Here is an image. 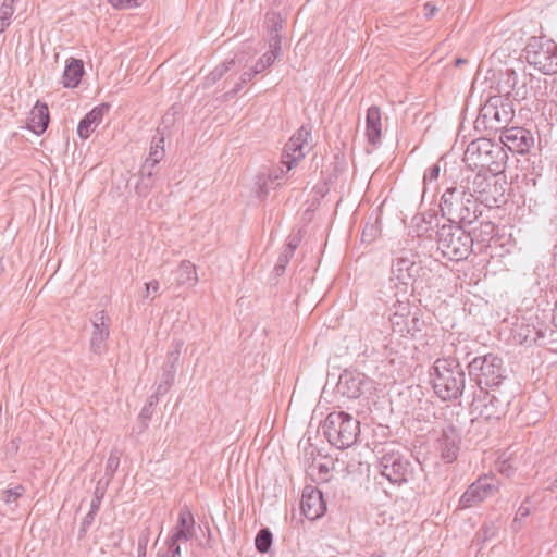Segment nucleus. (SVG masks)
<instances>
[{
  "label": "nucleus",
  "mask_w": 557,
  "mask_h": 557,
  "mask_svg": "<svg viewBox=\"0 0 557 557\" xmlns=\"http://www.w3.org/2000/svg\"><path fill=\"white\" fill-rule=\"evenodd\" d=\"M465 120L460 122L457 137L462 136L461 146L465 147L462 162L467 166L465 175L472 173L482 174L484 171L494 176L503 173L506 169L508 156L500 144L494 143L484 137L471 140L466 144Z\"/></svg>",
  "instance_id": "1"
},
{
  "label": "nucleus",
  "mask_w": 557,
  "mask_h": 557,
  "mask_svg": "<svg viewBox=\"0 0 557 557\" xmlns=\"http://www.w3.org/2000/svg\"><path fill=\"white\" fill-rule=\"evenodd\" d=\"M458 180L459 187L455 186V193L461 189V195L466 196L469 194V197H474V194H478L475 200H479L488 208L499 207L507 200L505 195L507 183L505 181H495L493 184H487L484 187L485 177L480 173L468 175L461 173Z\"/></svg>",
  "instance_id": "2"
},
{
  "label": "nucleus",
  "mask_w": 557,
  "mask_h": 557,
  "mask_svg": "<svg viewBox=\"0 0 557 557\" xmlns=\"http://www.w3.org/2000/svg\"><path fill=\"white\" fill-rule=\"evenodd\" d=\"M515 116L513 102L504 95L490 96L480 109L474 122L476 129L502 132L507 128Z\"/></svg>",
  "instance_id": "3"
},
{
  "label": "nucleus",
  "mask_w": 557,
  "mask_h": 557,
  "mask_svg": "<svg viewBox=\"0 0 557 557\" xmlns=\"http://www.w3.org/2000/svg\"><path fill=\"white\" fill-rule=\"evenodd\" d=\"M322 428L327 441L338 449L354 445L360 433L359 421L344 411L329 413Z\"/></svg>",
  "instance_id": "4"
},
{
  "label": "nucleus",
  "mask_w": 557,
  "mask_h": 557,
  "mask_svg": "<svg viewBox=\"0 0 557 557\" xmlns=\"http://www.w3.org/2000/svg\"><path fill=\"white\" fill-rule=\"evenodd\" d=\"M525 61L545 75L557 73V44L544 36L532 37L524 50Z\"/></svg>",
  "instance_id": "5"
},
{
  "label": "nucleus",
  "mask_w": 557,
  "mask_h": 557,
  "mask_svg": "<svg viewBox=\"0 0 557 557\" xmlns=\"http://www.w3.org/2000/svg\"><path fill=\"white\" fill-rule=\"evenodd\" d=\"M469 375L479 385L487 387L498 386L506 377L503 359L496 355L487 354L476 357L468 363Z\"/></svg>",
  "instance_id": "6"
},
{
  "label": "nucleus",
  "mask_w": 557,
  "mask_h": 557,
  "mask_svg": "<svg viewBox=\"0 0 557 557\" xmlns=\"http://www.w3.org/2000/svg\"><path fill=\"white\" fill-rule=\"evenodd\" d=\"M532 77L525 73H517L515 70L507 69L502 72L497 81L496 89L498 95H504L513 101L527 100L532 91Z\"/></svg>",
  "instance_id": "7"
},
{
  "label": "nucleus",
  "mask_w": 557,
  "mask_h": 557,
  "mask_svg": "<svg viewBox=\"0 0 557 557\" xmlns=\"http://www.w3.org/2000/svg\"><path fill=\"white\" fill-rule=\"evenodd\" d=\"M453 188H447L442 196L440 210L442 212L443 223H437V252L444 260H453Z\"/></svg>",
  "instance_id": "8"
},
{
  "label": "nucleus",
  "mask_w": 557,
  "mask_h": 557,
  "mask_svg": "<svg viewBox=\"0 0 557 557\" xmlns=\"http://www.w3.org/2000/svg\"><path fill=\"white\" fill-rule=\"evenodd\" d=\"M499 490V481L493 476L483 475L473 482L459 499V509L479 505Z\"/></svg>",
  "instance_id": "9"
},
{
  "label": "nucleus",
  "mask_w": 557,
  "mask_h": 557,
  "mask_svg": "<svg viewBox=\"0 0 557 557\" xmlns=\"http://www.w3.org/2000/svg\"><path fill=\"white\" fill-rule=\"evenodd\" d=\"M311 137V127L302 125L286 143L283 156L282 164L287 166V171H290L296 166L299 160H301L310 149L308 139Z\"/></svg>",
  "instance_id": "10"
},
{
  "label": "nucleus",
  "mask_w": 557,
  "mask_h": 557,
  "mask_svg": "<svg viewBox=\"0 0 557 557\" xmlns=\"http://www.w3.org/2000/svg\"><path fill=\"white\" fill-rule=\"evenodd\" d=\"M381 474L394 484L407 482L410 462L399 451H387L380 459Z\"/></svg>",
  "instance_id": "11"
},
{
  "label": "nucleus",
  "mask_w": 557,
  "mask_h": 557,
  "mask_svg": "<svg viewBox=\"0 0 557 557\" xmlns=\"http://www.w3.org/2000/svg\"><path fill=\"white\" fill-rule=\"evenodd\" d=\"M499 141L504 149L524 154L534 146V136L524 127L512 126L500 132Z\"/></svg>",
  "instance_id": "12"
},
{
  "label": "nucleus",
  "mask_w": 557,
  "mask_h": 557,
  "mask_svg": "<svg viewBox=\"0 0 557 557\" xmlns=\"http://www.w3.org/2000/svg\"><path fill=\"white\" fill-rule=\"evenodd\" d=\"M451 366L450 359H437L431 373L434 392L443 401L450 400L453 397L450 385L453 382Z\"/></svg>",
  "instance_id": "13"
},
{
  "label": "nucleus",
  "mask_w": 557,
  "mask_h": 557,
  "mask_svg": "<svg viewBox=\"0 0 557 557\" xmlns=\"http://www.w3.org/2000/svg\"><path fill=\"white\" fill-rule=\"evenodd\" d=\"M370 385L371 382L364 374L345 370L339 375L336 392L348 399H357L369 389Z\"/></svg>",
  "instance_id": "14"
},
{
  "label": "nucleus",
  "mask_w": 557,
  "mask_h": 557,
  "mask_svg": "<svg viewBox=\"0 0 557 557\" xmlns=\"http://www.w3.org/2000/svg\"><path fill=\"white\" fill-rule=\"evenodd\" d=\"M182 347L183 342L177 341L172 344L171 349L168 351L166 360L162 367V373L157 386L159 394H166L174 382L176 364L181 357Z\"/></svg>",
  "instance_id": "15"
},
{
  "label": "nucleus",
  "mask_w": 557,
  "mask_h": 557,
  "mask_svg": "<svg viewBox=\"0 0 557 557\" xmlns=\"http://www.w3.org/2000/svg\"><path fill=\"white\" fill-rule=\"evenodd\" d=\"M301 510L309 520L320 518L326 510L322 492L314 486H306L301 496Z\"/></svg>",
  "instance_id": "16"
},
{
  "label": "nucleus",
  "mask_w": 557,
  "mask_h": 557,
  "mask_svg": "<svg viewBox=\"0 0 557 557\" xmlns=\"http://www.w3.org/2000/svg\"><path fill=\"white\" fill-rule=\"evenodd\" d=\"M92 333L90 338V350L95 355H101L106 351L107 341L109 337V318L104 311H100L91 320Z\"/></svg>",
  "instance_id": "17"
},
{
  "label": "nucleus",
  "mask_w": 557,
  "mask_h": 557,
  "mask_svg": "<svg viewBox=\"0 0 557 557\" xmlns=\"http://www.w3.org/2000/svg\"><path fill=\"white\" fill-rule=\"evenodd\" d=\"M195 533V518L188 506L180 509L176 525L174 527L170 537L178 541L188 542Z\"/></svg>",
  "instance_id": "18"
},
{
  "label": "nucleus",
  "mask_w": 557,
  "mask_h": 557,
  "mask_svg": "<svg viewBox=\"0 0 557 557\" xmlns=\"http://www.w3.org/2000/svg\"><path fill=\"white\" fill-rule=\"evenodd\" d=\"M110 110V104L101 103L88 112L78 123L77 134L81 138H88L96 126L102 121L103 115Z\"/></svg>",
  "instance_id": "19"
},
{
  "label": "nucleus",
  "mask_w": 557,
  "mask_h": 557,
  "mask_svg": "<svg viewBox=\"0 0 557 557\" xmlns=\"http://www.w3.org/2000/svg\"><path fill=\"white\" fill-rule=\"evenodd\" d=\"M366 136L368 141L376 146L382 137V117L377 106H371L366 115Z\"/></svg>",
  "instance_id": "20"
},
{
  "label": "nucleus",
  "mask_w": 557,
  "mask_h": 557,
  "mask_svg": "<svg viewBox=\"0 0 557 557\" xmlns=\"http://www.w3.org/2000/svg\"><path fill=\"white\" fill-rule=\"evenodd\" d=\"M473 238L470 231L457 227L455 223V262H459L468 258L472 252Z\"/></svg>",
  "instance_id": "21"
},
{
  "label": "nucleus",
  "mask_w": 557,
  "mask_h": 557,
  "mask_svg": "<svg viewBox=\"0 0 557 557\" xmlns=\"http://www.w3.org/2000/svg\"><path fill=\"white\" fill-rule=\"evenodd\" d=\"M49 124V109L46 103L37 102L33 110L30 111V116L28 119V128L37 134H42Z\"/></svg>",
  "instance_id": "22"
},
{
  "label": "nucleus",
  "mask_w": 557,
  "mask_h": 557,
  "mask_svg": "<svg viewBox=\"0 0 557 557\" xmlns=\"http://www.w3.org/2000/svg\"><path fill=\"white\" fill-rule=\"evenodd\" d=\"M399 307L401 311H396L391 317L392 329L395 333H398L401 336L407 334H411L413 336L411 324L414 323L417 319L410 317L407 305H399Z\"/></svg>",
  "instance_id": "23"
},
{
  "label": "nucleus",
  "mask_w": 557,
  "mask_h": 557,
  "mask_svg": "<svg viewBox=\"0 0 557 557\" xmlns=\"http://www.w3.org/2000/svg\"><path fill=\"white\" fill-rule=\"evenodd\" d=\"M83 74V61L78 59H71L70 62H67L62 76L63 86L66 88L76 87L81 83Z\"/></svg>",
  "instance_id": "24"
},
{
  "label": "nucleus",
  "mask_w": 557,
  "mask_h": 557,
  "mask_svg": "<svg viewBox=\"0 0 557 557\" xmlns=\"http://www.w3.org/2000/svg\"><path fill=\"white\" fill-rule=\"evenodd\" d=\"M472 197H469V194L466 196L462 195V203L465 202L463 208L460 209L459 212V222L457 224V227H462V230H466L467 226L471 225L476 220V201L471 200Z\"/></svg>",
  "instance_id": "25"
},
{
  "label": "nucleus",
  "mask_w": 557,
  "mask_h": 557,
  "mask_svg": "<svg viewBox=\"0 0 557 557\" xmlns=\"http://www.w3.org/2000/svg\"><path fill=\"white\" fill-rule=\"evenodd\" d=\"M414 262L407 258H397L392 262V274L401 284H408L411 278Z\"/></svg>",
  "instance_id": "26"
},
{
  "label": "nucleus",
  "mask_w": 557,
  "mask_h": 557,
  "mask_svg": "<svg viewBox=\"0 0 557 557\" xmlns=\"http://www.w3.org/2000/svg\"><path fill=\"white\" fill-rule=\"evenodd\" d=\"M175 281L177 286L195 285L198 282L195 264L188 260L182 261L177 269Z\"/></svg>",
  "instance_id": "27"
},
{
  "label": "nucleus",
  "mask_w": 557,
  "mask_h": 557,
  "mask_svg": "<svg viewBox=\"0 0 557 557\" xmlns=\"http://www.w3.org/2000/svg\"><path fill=\"white\" fill-rule=\"evenodd\" d=\"M164 157V137L154 136L151 145L149 156L146 158L144 169H152L158 164Z\"/></svg>",
  "instance_id": "28"
},
{
  "label": "nucleus",
  "mask_w": 557,
  "mask_h": 557,
  "mask_svg": "<svg viewBox=\"0 0 557 557\" xmlns=\"http://www.w3.org/2000/svg\"><path fill=\"white\" fill-rule=\"evenodd\" d=\"M268 28L270 33L269 47L281 50V29L282 21L278 15L271 14L267 15Z\"/></svg>",
  "instance_id": "29"
},
{
  "label": "nucleus",
  "mask_w": 557,
  "mask_h": 557,
  "mask_svg": "<svg viewBox=\"0 0 557 557\" xmlns=\"http://www.w3.org/2000/svg\"><path fill=\"white\" fill-rule=\"evenodd\" d=\"M235 59L225 60L223 63L216 65L205 78L203 86L209 88L220 81L228 71L235 66Z\"/></svg>",
  "instance_id": "30"
},
{
  "label": "nucleus",
  "mask_w": 557,
  "mask_h": 557,
  "mask_svg": "<svg viewBox=\"0 0 557 557\" xmlns=\"http://www.w3.org/2000/svg\"><path fill=\"white\" fill-rule=\"evenodd\" d=\"M500 527L502 522L499 519L484 522L479 532L476 533L478 541H480L481 543H486L495 539Z\"/></svg>",
  "instance_id": "31"
},
{
  "label": "nucleus",
  "mask_w": 557,
  "mask_h": 557,
  "mask_svg": "<svg viewBox=\"0 0 557 557\" xmlns=\"http://www.w3.org/2000/svg\"><path fill=\"white\" fill-rule=\"evenodd\" d=\"M151 170L152 169H144V168L141 170L140 178L135 187L136 194L140 197L148 196V194L151 191V189L153 187L154 180H153V174H152Z\"/></svg>",
  "instance_id": "32"
},
{
  "label": "nucleus",
  "mask_w": 557,
  "mask_h": 557,
  "mask_svg": "<svg viewBox=\"0 0 557 557\" xmlns=\"http://www.w3.org/2000/svg\"><path fill=\"white\" fill-rule=\"evenodd\" d=\"M272 542L273 535L271 531L268 528H263L257 533L255 539L256 549L261 554H265L270 550Z\"/></svg>",
  "instance_id": "33"
},
{
  "label": "nucleus",
  "mask_w": 557,
  "mask_h": 557,
  "mask_svg": "<svg viewBox=\"0 0 557 557\" xmlns=\"http://www.w3.org/2000/svg\"><path fill=\"white\" fill-rule=\"evenodd\" d=\"M120 451L117 448H113L110 451V455L108 457L107 463H106V471L104 476L107 478L106 486L109 485L110 481L112 480L115 471L117 470L120 466Z\"/></svg>",
  "instance_id": "34"
},
{
  "label": "nucleus",
  "mask_w": 557,
  "mask_h": 557,
  "mask_svg": "<svg viewBox=\"0 0 557 557\" xmlns=\"http://www.w3.org/2000/svg\"><path fill=\"white\" fill-rule=\"evenodd\" d=\"M281 50H276L275 48H270L268 52H265L255 64L253 69L258 74L262 73L265 69L271 66L274 61L278 58Z\"/></svg>",
  "instance_id": "35"
},
{
  "label": "nucleus",
  "mask_w": 557,
  "mask_h": 557,
  "mask_svg": "<svg viewBox=\"0 0 557 557\" xmlns=\"http://www.w3.org/2000/svg\"><path fill=\"white\" fill-rule=\"evenodd\" d=\"M527 503H529V498L520 505L511 522L510 529L513 533H519L522 530L523 520L530 515V508L525 505Z\"/></svg>",
  "instance_id": "36"
},
{
  "label": "nucleus",
  "mask_w": 557,
  "mask_h": 557,
  "mask_svg": "<svg viewBox=\"0 0 557 557\" xmlns=\"http://www.w3.org/2000/svg\"><path fill=\"white\" fill-rule=\"evenodd\" d=\"M24 486L16 485L15 487L3 491L1 499L11 508H15L17 506V499L24 494Z\"/></svg>",
  "instance_id": "37"
},
{
  "label": "nucleus",
  "mask_w": 557,
  "mask_h": 557,
  "mask_svg": "<svg viewBox=\"0 0 557 557\" xmlns=\"http://www.w3.org/2000/svg\"><path fill=\"white\" fill-rule=\"evenodd\" d=\"M520 337H522L520 339L521 344L542 345L544 343L545 334L542 331H537L533 327L532 330L528 329L524 335L520 334Z\"/></svg>",
  "instance_id": "38"
},
{
  "label": "nucleus",
  "mask_w": 557,
  "mask_h": 557,
  "mask_svg": "<svg viewBox=\"0 0 557 557\" xmlns=\"http://www.w3.org/2000/svg\"><path fill=\"white\" fill-rule=\"evenodd\" d=\"M293 256L294 248H285L284 251L280 255L277 263L274 267V271L277 275H281L285 271V268L289 263Z\"/></svg>",
  "instance_id": "39"
},
{
  "label": "nucleus",
  "mask_w": 557,
  "mask_h": 557,
  "mask_svg": "<svg viewBox=\"0 0 557 557\" xmlns=\"http://www.w3.org/2000/svg\"><path fill=\"white\" fill-rule=\"evenodd\" d=\"M98 511L94 509H89L88 513L84 517L79 530H78V539L82 540L85 537L88 529L94 523L95 518L97 516Z\"/></svg>",
  "instance_id": "40"
},
{
  "label": "nucleus",
  "mask_w": 557,
  "mask_h": 557,
  "mask_svg": "<svg viewBox=\"0 0 557 557\" xmlns=\"http://www.w3.org/2000/svg\"><path fill=\"white\" fill-rule=\"evenodd\" d=\"M106 484L103 486H101V481L98 482L96 488H95V492H94V498L91 500V504H90V509H94L96 511H99L100 509V505H101V500L104 496V493H106Z\"/></svg>",
  "instance_id": "41"
},
{
  "label": "nucleus",
  "mask_w": 557,
  "mask_h": 557,
  "mask_svg": "<svg viewBox=\"0 0 557 557\" xmlns=\"http://www.w3.org/2000/svg\"><path fill=\"white\" fill-rule=\"evenodd\" d=\"M160 284L157 280H152L145 284V294L143 296L144 299H148L151 295L150 302L154 299L156 296L159 295Z\"/></svg>",
  "instance_id": "42"
},
{
  "label": "nucleus",
  "mask_w": 557,
  "mask_h": 557,
  "mask_svg": "<svg viewBox=\"0 0 557 557\" xmlns=\"http://www.w3.org/2000/svg\"><path fill=\"white\" fill-rule=\"evenodd\" d=\"M446 156H443L437 163L433 164L425 173H424V183L432 182L437 180L440 172H441V165L440 162L444 161Z\"/></svg>",
  "instance_id": "43"
},
{
  "label": "nucleus",
  "mask_w": 557,
  "mask_h": 557,
  "mask_svg": "<svg viewBox=\"0 0 557 557\" xmlns=\"http://www.w3.org/2000/svg\"><path fill=\"white\" fill-rule=\"evenodd\" d=\"M116 9H132L140 4L143 0H109Z\"/></svg>",
  "instance_id": "44"
},
{
  "label": "nucleus",
  "mask_w": 557,
  "mask_h": 557,
  "mask_svg": "<svg viewBox=\"0 0 557 557\" xmlns=\"http://www.w3.org/2000/svg\"><path fill=\"white\" fill-rule=\"evenodd\" d=\"M178 542V540L170 537L168 541V550L164 555H169V557H181V546Z\"/></svg>",
  "instance_id": "45"
},
{
  "label": "nucleus",
  "mask_w": 557,
  "mask_h": 557,
  "mask_svg": "<svg viewBox=\"0 0 557 557\" xmlns=\"http://www.w3.org/2000/svg\"><path fill=\"white\" fill-rule=\"evenodd\" d=\"M256 185H257L256 193H257L258 198L263 199L264 197H267V195L269 193L268 182L263 177L258 176Z\"/></svg>",
  "instance_id": "46"
},
{
  "label": "nucleus",
  "mask_w": 557,
  "mask_h": 557,
  "mask_svg": "<svg viewBox=\"0 0 557 557\" xmlns=\"http://www.w3.org/2000/svg\"><path fill=\"white\" fill-rule=\"evenodd\" d=\"M444 437L445 440L444 443L442 444V457L447 463H450L453 462V457L449 447L450 444L448 443V437L446 435V430H444Z\"/></svg>",
  "instance_id": "47"
},
{
  "label": "nucleus",
  "mask_w": 557,
  "mask_h": 557,
  "mask_svg": "<svg viewBox=\"0 0 557 557\" xmlns=\"http://www.w3.org/2000/svg\"><path fill=\"white\" fill-rule=\"evenodd\" d=\"M287 166L283 165L282 168L274 169L269 174V180L272 183L280 184L278 181L287 173Z\"/></svg>",
  "instance_id": "48"
},
{
  "label": "nucleus",
  "mask_w": 557,
  "mask_h": 557,
  "mask_svg": "<svg viewBox=\"0 0 557 557\" xmlns=\"http://www.w3.org/2000/svg\"><path fill=\"white\" fill-rule=\"evenodd\" d=\"M377 233V228L374 224H367L362 232V240L371 242Z\"/></svg>",
  "instance_id": "49"
},
{
  "label": "nucleus",
  "mask_w": 557,
  "mask_h": 557,
  "mask_svg": "<svg viewBox=\"0 0 557 557\" xmlns=\"http://www.w3.org/2000/svg\"><path fill=\"white\" fill-rule=\"evenodd\" d=\"M497 469L502 474L506 476H510L513 473V468L508 460H498Z\"/></svg>",
  "instance_id": "50"
},
{
  "label": "nucleus",
  "mask_w": 557,
  "mask_h": 557,
  "mask_svg": "<svg viewBox=\"0 0 557 557\" xmlns=\"http://www.w3.org/2000/svg\"><path fill=\"white\" fill-rule=\"evenodd\" d=\"M246 83H243L242 78H239V81L234 85V87L223 95V98L225 100L233 99L243 89Z\"/></svg>",
  "instance_id": "51"
},
{
  "label": "nucleus",
  "mask_w": 557,
  "mask_h": 557,
  "mask_svg": "<svg viewBox=\"0 0 557 557\" xmlns=\"http://www.w3.org/2000/svg\"><path fill=\"white\" fill-rule=\"evenodd\" d=\"M17 1L18 0H3L0 8V14L3 15L4 12H8V17L11 18L15 11L14 3Z\"/></svg>",
  "instance_id": "52"
},
{
  "label": "nucleus",
  "mask_w": 557,
  "mask_h": 557,
  "mask_svg": "<svg viewBox=\"0 0 557 557\" xmlns=\"http://www.w3.org/2000/svg\"><path fill=\"white\" fill-rule=\"evenodd\" d=\"M256 75H258V73L252 67V69H250L248 71L243 72L239 78H242L243 83L247 84L250 81H252Z\"/></svg>",
  "instance_id": "53"
},
{
  "label": "nucleus",
  "mask_w": 557,
  "mask_h": 557,
  "mask_svg": "<svg viewBox=\"0 0 557 557\" xmlns=\"http://www.w3.org/2000/svg\"><path fill=\"white\" fill-rule=\"evenodd\" d=\"M9 25L10 18L8 17V12H4L3 15L0 14V34L3 33Z\"/></svg>",
  "instance_id": "54"
},
{
  "label": "nucleus",
  "mask_w": 557,
  "mask_h": 557,
  "mask_svg": "<svg viewBox=\"0 0 557 557\" xmlns=\"http://www.w3.org/2000/svg\"><path fill=\"white\" fill-rule=\"evenodd\" d=\"M495 228H496V227H495V225H494L493 223L487 222V223H485V224H482V231H481V232H482V233H485V234H487V235L493 236V235H494V233H495Z\"/></svg>",
  "instance_id": "55"
},
{
  "label": "nucleus",
  "mask_w": 557,
  "mask_h": 557,
  "mask_svg": "<svg viewBox=\"0 0 557 557\" xmlns=\"http://www.w3.org/2000/svg\"><path fill=\"white\" fill-rule=\"evenodd\" d=\"M164 394H159L158 393V388L156 389L154 394H152L149 398H148V404L146 406H148L149 408H151L152 406H154L156 404H158L159 401V397L160 396H163Z\"/></svg>",
  "instance_id": "56"
},
{
  "label": "nucleus",
  "mask_w": 557,
  "mask_h": 557,
  "mask_svg": "<svg viewBox=\"0 0 557 557\" xmlns=\"http://www.w3.org/2000/svg\"><path fill=\"white\" fill-rule=\"evenodd\" d=\"M435 12H436V7L435 5H433V4L429 3V2L424 4V14H425L426 17L434 16Z\"/></svg>",
  "instance_id": "57"
},
{
  "label": "nucleus",
  "mask_w": 557,
  "mask_h": 557,
  "mask_svg": "<svg viewBox=\"0 0 557 557\" xmlns=\"http://www.w3.org/2000/svg\"><path fill=\"white\" fill-rule=\"evenodd\" d=\"M455 372L458 373L460 385L463 388L465 387V372L461 370L460 364L458 362L455 364Z\"/></svg>",
  "instance_id": "58"
},
{
  "label": "nucleus",
  "mask_w": 557,
  "mask_h": 557,
  "mask_svg": "<svg viewBox=\"0 0 557 557\" xmlns=\"http://www.w3.org/2000/svg\"><path fill=\"white\" fill-rule=\"evenodd\" d=\"M138 557H146V542L139 541L138 544Z\"/></svg>",
  "instance_id": "59"
},
{
  "label": "nucleus",
  "mask_w": 557,
  "mask_h": 557,
  "mask_svg": "<svg viewBox=\"0 0 557 557\" xmlns=\"http://www.w3.org/2000/svg\"><path fill=\"white\" fill-rule=\"evenodd\" d=\"M151 408H149L148 406H145L143 409H141V412H140V417L144 418V419H149L150 416H151Z\"/></svg>",
  "instance_id": "60"
},
{
  "label": "nucleus",
  "mask_w": 557,
  "mask_h": 557,
  "mask_svg": "<svg viewBox=\"0 0 557 557\" xmlns=\"http://www.w3.org/2000/svg\"><path fill=\"white\" fill-rule=\"evenodd\" d=\"M553 323L557 327V300H556L555 309H554V312H553Z\"/></svg>",
  "instance_id": "61"
},
{
  "label": "nucleus",
  "mask_w": 557,
  "mask_h": 557,
  "mask_svg": "<svg viewBox=\"0 0 557 557\" xmlns=\"http://www.w3.org/2000/svg\"><path fill=\"white\" fill-rule=\"evenodd\" d=\"M463 63H466L465 59H461V58L455 59V67L460 66Z\"/></svg>",
  "instance_id": "62"
},
{
  "label": "nucleus",
  "mask_w": 557,
  "mask_h": 557,
  "mask_svg": "<svg viewBox=\"0 0 557 557\" xmlns=\"http://www.w3.org/2000/svg\"><path fill=\"white\" fill-rule=\"evenodd\" d=\"M457 383H458V380L455 377V395H454L455 400L458 398L457 392L459 389V386L457 385Z\"/></svg>",
  "instance_id": "63"
},
{
  "label": "nucleus",
  "mask_w": 557,
  "mask_h": 557,
  "mask_svg": "<svg viewBox=\"0 0 557 557\" xmlns=\"http://www.w3.org/2000/svg\"><path fill=\"white\" fill-rule=\"evenodd\" d=\"M369 557H385L383 553H375L370 555Z\"/></svg>",
  "instance_id": "64"
}]
</instances>
